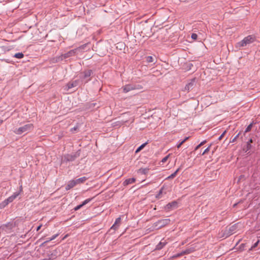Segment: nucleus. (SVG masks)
I'll list each match as a JSON object with an SVG mask.
<instances>
[{
	"instance_id": "obj_1",
	"label": "nucleus",
	"mask_w": 260,
	"mask_h": 260,
	"mask_svg": "<svg viewBox=\"0 0 260 260\" xmlns=\"http://www.w3.org/2000/svg\"><path fill=\"white\" fill-rule=\"evenodd\" d=\"M34 125L31 123L26 124L18 128H16L14 132L17 135H21L23 133H27L32 130Z\"/></svg>"
},
{
	"instance_id": "obj_2",
	"label": "nucleus",
	"mask_w": 260,
	"mask_h": 260,
	"mask_svg": "<svg viewBox=\"0 0 260 260\" xmlns=\"http://www.w3.org/2000/svg\"><path fill=\"white\" fill-rule=\"evenodd\" d=\"M255 40V37L252 35L248 36L245 37L241 41L237 43V46L239 47H245L248 44L254 42Z\"/></svg>"
},
{
	"instance_id": "obj_3",
	"label": "nucleus",
	"mask_w": 260,
	"mask_h": 260,
	"mask_svg": "<svg viewBox=\"0 0 260 260\" xmlns=\"http://www.w3.org/2000/svg\"><path fill=\"white\" fill-rule=\"evenodd\" d=\"M80 150H78L75 153L66 154L63 157V161L66 162L73 161L75 160L77 157H78L80 156Z\"/></svg>"
},
{
	"instance_id": "obj_4",
	"label": "nucleus",
	"mask_w": 260,
	"mask_h": 260,
	"mask_svg": "<svg viewBox=\"0 0 260 260\" xmlns=\"http://www.w3.org/2000/svg\"><path fill=\"white\" fill-rule=\"evenodd\" d=\"M143 88V87L142 85L140 84H127L124 86L122 87L123 91L124 93L128 92L131 90H135V89H142Z\"/></svg>"
},
{
	"instance_id": "obj_5",
	"label": "nucleus",
	"mask_w": 260,
	"mask_h": 260,
	"mask_svg": "<svg viewBox=\"0 0 260 260\" xmlns=\"http://www.w3.org/2000/svg\"><path fill=\"white\" fill-rule=\"evenodd\" d=\"M170 222V219L169 218L167 219H162L159 220L157 222H156L154 223L155 227L157 228V229L161 228V227H163L168 224H169Z\"/></svg>"
},
{
	"instance_id": "obj_6",
	"label": "nucleus",
	"mask_w": 260,
	"mask_h": 260,
	"mask_svg": "<svg viewBox=\"0 0 260 260\" xmlns=\"http://www.w3.org/2000/svg\"><path fill=\"white\" fill-rule=\"evenodd\" d=\"M178 203L176 201H173L168 203L165 207V210H171L174 209H176L177 208Z\"/></svg>"
},
{
	"instance_id": "obj_7",
	"label": "nucleus",
	"mask_w": 260,
	"mask_h": 260,
	"mask_svg": "<svg viewBox=\"0 0 260 260\" xmlns=\"http://www.w3.org/2000/svg\"><path fill=\"white\" fill-rule=\"evenodd\" d=\"M76 50H71L66 53L61 55V56L63 59H67L69 57L74 56L76 53Z\"/></svg>"
},
{
	"instance_id": "obj_8",
	"label": "nucleus",
	"mask_w": 260,
	"mask_h": 260,
	"mask_svg": "<svg viewBox=\"0 0 260 260\" xmlns=\"http://www.w3.org/2000/svg\"><path fill=\"white\" fill-rule=\"evenodd\" d=\"M194 82H195L194 79L191 80V81L190 82H189L187 84H186L185 85L183 90L189 91L190 90H191L194 86Z\"/></svg>"
},
{
	"instance_id": "obj_9",
	"label": "nucleus",
	"mask_w": 260,
	"mask_h": 260,
	"mask_svg": "<svg viewBox=\"0 0 260 260\" xmlns=\"http://www.w3.org/2000/svg\"><path fill=\"white\" fill-rule=\"evenodd\" d=\"M82 74H83V75L82 76H80V78L85 79L87 78L90 77V76L92 74V71L91 70H86L83 72Z\"/></svg>"
},
{
	"instance_id": "obj_10",
	"label": "nucleus",
	"mask_w": 260,
	"mask_h": 260,
	"mask_svg": "<svg viewBox=\"0 0 260 260\" xmlns=\"http://www.w3.org/2000/svg\"><path fill=\"white\" fill-rule=\"evenodd\" d=\"M120 222H121V218L120 217H118V218H116L114 223L111 226L110 230H112L114 231L116 230L118 228Z\"/></svg>"
},
{
	"instance_id": "obj_11",
	"label": "nucleus",
	"mask_w": 260,
	"mask_h": 260,
	"mask_svg": "<svg viewBox=\"0 0 260 260\" xmlns=\"http://www.w3.org/2000/svg\"><path fill=\"white\" fill-rule=\"evenodd\" d=\"M92 199V198H89V199H87L85 200V201H84L83 202V203L81 204H80V205L77 206L76 207H75L74 208V210L75 211L79 210L81 207H82L83 206L85 205L86 204H87V203L90 202Z\"/></svg>"
},
{
	"instance_id": "obj_12",
	"label": "nucleus",
	"mask_w": 260,
	"mask_h": 260,
	"mask_svg": "<svg viewBox=\"0 0 260 260\" xmlns=\"http://www.w3.org/2000/svg\"><path fill=\"white\" fill-rule=\"evenodd\" d=\"M78 80H74L73 81L69 82L67 84V86L68 89H71L73 87H76L78 85Z\"/></svg>"
},
{
	"instance_id": "obj_13",
	"label": "nucleus",
	"mask_w": 260,
	"mask_h": 260,
	"mask_svg": "<svg viewBox=\"0 0 260 260\" xmlns=\"http://www.w3.org/2000/svg\"><path fill=\"white\" fill-rule=\"evenodd\" d=\"M237 229V225L236 224H235L231 226L229 228V229L228 230V234L229 235H232L236 232Z\"/></svg>"
},
{
	"instance_id": "obj_14",
	"label": "nucleus",
	"mask_w": 260,
	"mask_h": 260,
	"mask_svg": "<svg viewBox=\"0 0 260 260\" xmlns=\"http://www.w3.org/2000/svg\"><path fill=\"white\" fill-rule=\"evenodd\" d=\"M167 242L165 240H162L160 242L156 245L155 249L160 250L166 244Z\"/></svg>"
},
{
	"instance_id": "obj_15",
	"label": "nucleus",
	"mask_w": 260,
	"mask_h": 260,
	"mask_svg": "<svg viewBox=\"0 0 260 260\" xmlns=\"http://www.w3.org/2000/svg\"><path fill=\"white\" fill-rule=\"evenodd\" d=\"M77 185L75 180H70L66 187L67 190H69Z\"/></svg>"
},
{
	"instance_id": "obj_16",
	"label": "nucleus",
	"mask_w": 260,
	"mask_h": 260,
	"mask_svg": "<svg viewBox=\"0 0 260 260\" xmlns=\"http://www.w3.org/2000/svg\"><path fill=\"white\" fill-rule=\"evenodd\" d=\"M57 251L56 250H54L51 253L48 254V259H54L57 257Z\"/></svg>"
},
{
	"instance_id": "obj_17",
	"label": "nucleus",
	"mask_w": 260,
	"mask_h": 260,
	"mask_svg": "<svg viewBox=\"0 0 260 260\" xmlns=\"http://www.w3.org/2000/svg\"><path fill=\"white\" fill-rule=\"evenodd\" d=\"M136 181V179L135 178H131L126 179L123 183L124 186L130 184H132L134 183Z\"/></svg>"
},
{
	"instance_id": "obj_18",
	"label": "nucleus",
	"mask_w": 260,
	"mask_h": 260,
	"mask_svg": "<svg viewBox=\"0 0 260 260\" xmlns=\"http://www.w3.org/2000/svg\"><path fill=\"white\" fill-rule=\"evenodd\" d=\"M62 60H63V58L61 56V55L59 56H56L55 57H53L51 59V61L52 63H56Z\"/></svg>"
},
{
	"instance_id": "obj_19",
	"label": "nucleus",
	"mask_w": 260,
	"mask_h": 260,
	"mask_svg": "<svg viewBox=\"0 0 260 260\" xmlns=\"http://www.w3.org/2000/svg\"><path fill=\"white\" fill-rule=\"evenodd\" d=\"M149 171V169L148 168H140L138 170V172L141 174L146 175L147 174Z\"/></svg>"
},
{
	"instance_id": "obj_20",
	"label": "nucleus",
	"mask_w": 260,
	"mask_h": 260,
	"mask_svg": "<svg viewBox=\"0 0 260 260\" xmlns=\"http://www.w3.org/2000/svg\"><path fill=\"white\" fill-rule=\"evenodd\" d=\"M253 142V140L252 139H250L247 142L246 144V149L245 150V152L248 151V150H250L252 148L251 143Z\"/></svg>"
},
{
	"instance_id": "obj_21",
	"label": "nucleus",
	"mask_w": 260,
	"mask_h": 260,
	"mask_svg": "<svg viewBox=\"0 0 260 260\" xmlns=\"http://www.w3.org/2000/svg\"><path fill=\"white\" fill-rule=\"evenodd\" d=\"M87 179V178L86 177H82L81 178H78L76 180H75L76 183L77 184L84 183L86 180Z\"/></svg>"
},
{
	"instance_id": "obj_22",
	"label": "nucleus",
	"mask_w": 260,
	"mask_h": 260,
	"mask_svg": "<svg viewBox=\"0 0 260 260\" xmlns=\"http://www.w3.org/2000/svg\"><path fill=\"white\" fill-rule=\"evenodd\" d=\"M14 200H15V198L12 196L9 197L7 200H6L4 201V206H6L9 203L12 202L14 201Z\"/></svg>"
},
{
	"instance_id": "obj_23",
	"label": "nucleus",
	"mask_w": 260,
	"mask_h": 260,
	"mask_svg": "<svg viewBox=\"0 0 260 260\" xmlns=\"http://www.w3.org/2000/svg\"><path fill=\"white\" fill-rule=\"evenodd\" d=\"M22 191V186L21 185L20 186L19 190L18 191H16L14 192L12 196L15 198V199L20 194V193Z\"/></svg>"
},
{
	"instance_id": "obj_24",
	"label": "nucleus",
	"mask_w": 260,
	"mask_h": 260,
	"mask_svg": "<svg viewBox=\"0 0 260 260\" xmlns=\"http://www.w3.org/2000/svg\"><path fill=\"white\" fill-rule=\"evenodd\" d=\"M179 170H180V168H178L175 172H174L171 175L168 176L166 179H171L174 178L175 177H176V176L177 175V174L178 172L179 171Z\"/></svg>"
},
{
	"instance_id": "obj_25",
	"label": "nucleus",
	"mask_w": 260,
	"mask_h": 260,
	"mask_svg": "<svg viewBox=\"0 0 260 260\" xmlns=\"http://www.w3.org/2000/svg\"><path fill=\"white\" fill-rule=\"evenodd\" d=\"M189 139V137H186L184 140H183L182 141H181L180 142H179L178 144L177 145V148H179L188 139Z\"/></svg>"
},
{
	"instance_id": "obj_26",
	"label": "nucleus",
	"mask_w": 260,
	"mask_h": 260,
	"mask_svg": "<svg viewBox=\"0 0 260 260\" xmlns=\"http://www.w3.org/2000/svg\"><path fill=\"white\" fill-rule=\"evenodd\" d=\"M253 122L251 123L246 128L244 133H246L250 132L253 126Z\"/></svg>"
},
{
	"instance_id": "obj_27",
	"label": "nucleus",
	"mask_w": 260,
	"mask_h": 260,
	"mask_svg": "<svg viewBox=\"0 0 260 260\" xmlns=\"http://www.w3.org/2000/svg\"><path fill=\"white\" fill-rule=\"evenodd\" d=\"M23 56L24 54L21 52L17 53L14 55V57L19 59L23 58Z\"/></svg>"
},
{
	"instance_id": "obj_28",
	"label": "nucleus",
	"mask_w": 260,
	"mask_h": 260,
	"mask_svg": "<svg viewBox=\"0 0 260 260\" xmlns=\"http://www.w3.org/2000/svg\"><path fill=\"white\" fill-rule=\"evenodd\" d=\"M147 144V143H143L141 145H140L136 150V153H138V152L140 151L142 149H143V148L146 146Z\"/></svg>"
},
{
	"instance_id": "obj_29",
	"label": "nucleus",
	"mask_w": 260,
	"mask_h": 260,
	"mask_svg": "<svg viewBox=\"0 0 260 260\" xmlns=\"http://www.w3.org/2000/svg\"><path fill=\"white\" fill-rule=\"evenodd\" d=\"M146 60L148 63H150L154 61V58L151 56H148L146 57Z\"/></svg>"
},
{
	"instance_id": "obj_30",
	"label": "nucleus",
	"mask_w": 260,
	"mask_h": 260,
	"mask_svg": "<svg viewBox=\"0 0 260 260\" xmlns=\"http://www.w3.org/2000/svg\"><path fill=\"white\" fill-rule=\"evenodd\" d=\"M192 251V250L190 249H186L184 251H182L181 253V255L186 254H189L191 253Z\"/></svg>"
},
{
	"instance_id": "obj_31",
	"label": "nucleus",
	"mask_w": 260,
	"mask_h": 260,
	"mask_svg": "<svg viewBox=\"0 0 260 260\" xmlns=\"http://www.w3.org/2000/svg\"><path fill=\"white\" fill-rule=\"evenodd\" d=\"M206 143V140H204L203 141V142H202L201 143H200L198 146H197L194 149V150L196 151L200 147H201L202 146H203L204 144H205Z\"/></svg>"
},
{
	"instance_id": "obj_32",
	"label": "nucleus",
	"mask_w": 260,
	"mask_h": 260,
	"mask_svg": "<svg viewBox=\"0 0 260 260\" xmlns=\"http://www.w3.org/2000/svg\"><path fill=\"white\" fill-rule=\"evenodd\" d=\"M211 145L210 144L209 146H208L206 149H205L204 152L202 153V155H203L208 152L210 151V147Z\"/></svg>"
},
{
	"instance_id": "obj_33",
	"label": "nucleus",
	"mask_w": 260,
	"mask_h": 260,
	"mask_svg": "<svg viewBox=\"0 0 260 260\" xmlns=\"http://www.w3.org/2000/svg\"><path fill=\"white\" fill-rule=\"evenodd\" d=\"M191 38L193 40H196L198 38V35L196 34L193 33L191 35Z\"/></svg>"
},
{
	"instance_id": "obj_34",
	"label": "nucleus",
	"mask_w": 260,
	"mask_h": 260,
	"mask_svg": "<svg viewBox=\"0 0 260 260\" xmlns=\"http://www.w3.org/2000/svg\"><path fill=\"white\" fill-rule=\"evenodd\" d=\"M259 243V240H257L252 246L251 249H254L256 247Z\"/></svg>"
},
{
	"instance_id": "obj_35",
	"label": "nucleus",
	"mask_w": 260,
	"mask_h": 260,
	"mask_svg": "<svg viewBox=\"0 0 260 260\" xmlns=\"http://www.w3.org/2000/svg\"><path fill=\"white\" fill-rule=\"evenodd\" d=\"M169 157V155H167V156H165V157H164V158L162 159V160H161V162H162V163H165V162H166V161H167V160H168V159Z\"/></svg>"
},
{
	"instance_id": "obj_36",
	"label": "nucleus",
	"mask_w": 260,
	"mask_h": 260,
	"mask_svg": "<svg viewBox=\"0 0 260 260\" xmlns=\"http://www.w3.org/2000/svg\"><path fill=\"white\" fill-rule=\"evenodd\" d=\"M59 235V234H56L53 236H52L51 238H50V240H54L56 237H57Z\"/></svg>"
},
{
	"instance_id": "obj_37",
	"label": "nucleus",
	"mask_w": 260,
	"mask_h": 260,
	"mask_svg": "<svg viewBox=\"0 0 260 260\" xmlns=\"http://www.w3.org/2000/svg\"><path fill=\"white\" fill-rule=\"evenodd\" d=\"M226 131H225L220 136V137L218 138V139L219 140H221L222 139V138L223 137V136L225 135V134L226 133Z\"/></svg>"
},
{
	"instance_id": "obj_38",
	"label": "nucleus",
	"mask_w": 260,
	"mask_h": 260,
	"mask_svg": "<svg viewBox=\"0 0 260 260\" xmlns=\"http://www.w3.org/2000/svg\"><path fill=\"white\" fill-rule=\"evenodd\" d=\"M239 135H240V133H239L238 135H237L235 137V138L233 139V140H232V142H234L236 141V140L238 138V137H239Z\"/></svg>"
},
{
	"instance_id": "obj_39",
	"label": "nucleus",
	"mask_w": 260,
	"mask_h": 260,
	"mask_svg": "<svg viewBox=\"0 0 260 260\" xmlns=\"http://www.w3.org/2000/svg\"><path fill=\"white\" fill-rule=\"evenodd\" d=\"M4 202H3L2 204H0V208H4L6 206H4Z\"/></svg>"
},
{
	"instance_id": "obj_40",
	"label": "nucleus",
	"mask_w": 260,
	"mask_h": 260,
	"mask_svg": "<svg viewBox=\"0 0 260 260\" xmlns=\"http://www.w3.org/2000/svg\"><path fill=\"white\" fill-rule=\"evenodd\" d=\"M77 127H74L71 128V131L72 132H74V131H76L77 129Z\"/></svg>"
},
{
	"instance_id": "obj_41",
	"label": "nucleus",
	"mask_w": 260,
	"mask_h": 260,
	"mask_svg": "<svg viewBox=\"0 0 260 260\" xmlns=\"http://www.w3.org/2000/svg\"><path fill=\"white\" fill-rule=\"evenodd\" d=\"M41 227H42V225H41H41H39V226L37 228V231H39V230L41 229Z\"/></svg>"
},
{
	"instance_id": "obj_42",
	"label": "nucleus",
	"mask_w": 260,
	"mask_h": 260,
	"mask_svg": "<svg viewBox=\"0 0 260 260\" xmlns=\"http://www.w3.org/2000/svg\"><path fill=\"white\" fill-rule=\"evenodd\" d=\"M47 242L45 241V242H44L41 245V246H44L46 244H47Z\"/></svg>"
},
{
	"instance_id": "obj_43",
	"label": "nucleus",
	"mask_w": 260,
	"mask_h": 260,
	"mask_svg": "<svg viewBox=\"0 0 260 260\" xmlns=\"http://www.w3.org/2000/svg\"><path fill=\"white\" fill-rule=\"evenodd\" d=\"M162 188H161V189L159 190V193L158 194V196H159V194H160L161 193H162Z\"/></svg>"
},
{
	"instance_id": "obj_44",
	"label": "nucleus",
	"mask_w": 260,
	"mask_h": 260,
	"mask_svg": "<svg viewBox=\"0 0 260 260\" xmlns=\"http://www.w3.org/2000/svg\"><path fill=\"white\" fill-rule=\"evenodd\" d=\"M51 241V240H50V238H48V239L46 241L47 242V243H48V242H50V241Z\"/></svg>"
},
{
	"instance_id": "obj_45",
	"label": "nucleus",
	"mask_w": 260,
	"mask_h": 260,
	"mask_svg": "<svg viewBox=\"0 0 260 260\" xmlns=\"http://www.w3.org/2000/svg\"><path fill=\"white\" fill-rule=\"evenodd\" d=\"M3 122V120L0 119V124Z\"/></svg>"
},
{
	"instance_id": "obj_46",
	"label": "nucleus",
	"mask_w": 260,
	"mask_h": 260,
	"mask_svg": "<svg viewBox=\"0 0 260 260\" xmlns=\"http://www.w3.org/2000/svg\"><path fill=\"white\" fill-rule=\"evenodd\" d=\"M180 255H181V253L178 254H177V255L176 256V257H177V256H180Z\"/></svg>"
},
{
	"instance_id": "obj_47",
	"label": "nucleus",
	"mask_w": 260,
	"mask_h": 260,
	"mask_svg": "<svg viewBox=\"0 0 260 260\" xmlns=\"http://www.w3.org/2000/svg\"><path fill=\"white\" fill-rule=\"evenodd\" d=\"M7 227V225H5V226H3V229H5V228H6Z\"/></svg>"
},
{
	"instance_id": "obj_48",
	"label": "nucleus",
	"mask_w": 260,
	"mask_h": 260,
	"mask_svg": "<svg viewBox=\"0 0 260 260\" xmlns=\"http://www.w3.org/2000/svg\"><path fill=\"white\" fill-rule=\"evenodd\" d=\"M89 80H90V79H87V80H86V82H88V81H89Z\"/></svg>"
}]
</instances>
